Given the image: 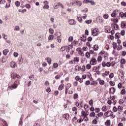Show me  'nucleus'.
<instances>
[{"label": "nucleus", "instance_id": "1", "mask_svg": "<svg viewBox=\"0 0 126 126\" xmlns=\"http://www.w3.org/2000/svg\"><path fill=\"white\" fill-rule=\"evenodd\" d=\"M20 84V82L19 80H16L14 82L13 85L8 87L9 89H11V90H13V89H16L18 86Z\"/></svg>", "mask_w": 126, "mask_h": 126}, {"label": "nucleus", "instance_id": "2", "mask_svg": "<svg viewBox=\"0 0 126 126\" xmlns=\"http://www.w3.org/2000/svg\"><path fill=\"white\" fill-rule=\"evenodd\" d=\"M113 112L110 110L107 112H106L104 113V116H106L107 118H108V117H112V119H114L115 118V116H113Z\"/></svg>", "mask_w": 126, "mask_h": 126}, {"label": "nucleus", "instance_id": "3", "mask_svg": "<svg viewBox=\"0 0 126 126\" xmlns=\"http://www.w3.org/2000/svg\"><path fill=\"white\" fill-rule=\"evenodd\" d=\"M99 30L98 29H94L92 31V34L93 36H97L98 35V33H99L98 31Z\"/></svg>", "mask_w": 126, "mask_h": 126}, {"label": "nucleus", "instance_id": "4", "mask_svg": "<svg viewBox=\"0 0 126 126\" xmlns=\"http://www.w3.org/2000/svg\"><path fill=\"white\" fill-rule=\"evenodd\" d=\"M11 77L12 79H16V78H20V76L17 74H11Z\"/></svg>", "mask_w": 126, "mask_h": 126}, {"label": "nucleus", "instance_id": "5", "mask_svg": "<svg viewBox=\"0 0 126 126\" xmlns=\"http://www.w3.org/2000/svg\"><path fill=\"white\" fill-rule=\"evenodd\" d=\"M90 64L92 65H95L97 64V60L95 58L92 59L91 61H90Z\"/></svg>", "mask_w": 126, "mask_h": 126}, {"label": "nucleus", "instance_id": "6", "mask_svg": "<svg viewBox=\"0 0 126 126\" xmlns=\"http://www.w3.org/2000/svg\"><path fill=\"white\" fill-rule=\"evenodd\" d=\"M68 23L70 25H75V24H76V22L74 19H71L68 21Z\"/></svg>", "mask_w": 126, "mask_h": 126}, {"label": "nucleus", "instance_id": "7", "mask_svg": "<svg viewBox=\"0 0 126 126\" xmlns=\"http://www.w3.org/2000/svg\"><path fill=\"white\" fill-rule=\"evenodd\" d=\"M72 4H76L78 6H81L82 5V2L80 1H76L72 2Z\"/></svg>", "mask_w": 126, "mask_h": 126}, {"label": "nucleus", "instance_id": "8", "mask_svg": "<svg viewBox=\"0 0 126 126\" xmlns=\"http://www.w3.org/2000/svg\"><path fill=\"white\" fill-rule=\"evenodd\" d=\"M121 28H126V21L121 22Z\"/></svg>", "mask_w": 126, "mask_h": 126}, {"label": "nucleus", "instance_id": "9", "mask_svg": "<svg viewBox=\"0 0 126 126\" xmlns=\"http://www.w3.org/2000/svg\"><path fill=\"white\" fill-rule=\"evenodd\" d=\"M59 6H60V2L54 3V8L55 9H58V8H59Z\"/></svg>", "mask_w": 126, "mask_h": 126}, {"label": "nucleus", "instance_id": "10", "mask_svg": "<svg viewBox=\"0 0 126 126\" xmlns=\"http://www.w3.org/2000/svg\"><path fill=\"white\" fill-rule=\"evenodd\" d=\"M63 118H64V119H65L66 120H69V114L66 113L64 115H63Z\"/></svg>", "mask_w": 126, "mask_h": 126}, {"label": "nucleus", "instance_id": "11", "mask_svg": "<svg viewBox=\"0 0 126 126\" xmlns=\"http://www.w3.org/2000/svg\"><path fill=\"white\" fill-rule=\"evenodd\" d=\"M105 125L106 126H111V120H107L106 122H105Z\"/></svg>", "mask_w": 126, "mask_h": 126}, {"label": "nucleus", "instance_id": "12", "mask_svg": "<svg viewBox=\"0 0 126 126\" xmlns=\"http://www.w3.org/2000/svg\"><path fill=\"white\" fill-rule=\"evenodd\" d=\"M75 70L76 71H80L81 70V66L76 65L75 67Z\"/></svg>", "mask_w": 126, "mask_h": 126}, {"label": "nucleus", "instance_id": "13", "mask_svg": "<svg viewBox=\"0 0 126 126\" xmlns=\"http://www.w3.org/2000/svg\"><path fill=\"white\" fill-rule=\"evenodd\" d=\"M115 92H116V89H115V88H110V93H111V94H114Z\"/></svg>", "mask_w": 126, "mask_h": 126}, {"label": "nucleus", "instance_id": "14", "mask_svg": "<svg viewBox=\"0 0 126 126\" xmlns=\"http://www.w3.org/2000/svg\"><path fill=\"white\" fill-rule=\"evenodd\" d=\"M112 27H114L115 30H118V29H119V25H117V24H112L111 25Z\"/></svg>", "mask_w": 126, "mask_h": 126}, {"label": "nucleus", "instance_id": "15", "mask_svg": "<svg viewBox=\"0 0 126 126\" xmlns=\"http://www.w3.org/2000/svg\"><path fill=\"white\" fill-rule=\"evenodd\" d=\"M10 65H11V67L14 68V67H15V65H16V63L14 62H11L10 63Z\"/></svg>", "mask_w": 126, "mask_h": 126}, {"label": "nucleus", "instance_id": "16", "mask_svg": "<svg viewBox=\"0 0 126 126\" xmlns=\"http://www.w3.org/2000/svg\"><path fill=\"white\" fill-rule=\"evenodd\" d=\"M118 10H114L113 13L111 14V16H117V12H118Z\"/></svg>", "mask_w": 126, "mask_h": 126}, {"label": "nucleus", "instance_id": "17", "mask_svg": "<svg viewBox=\"0 0 126 126\" xmlns=\"http://www.w3.org/2000/svg\"><path fill=\"white\" fill-rule=\"evenodd\" d=\"M8 52H9V50L8 49H5L3 51V54L4 56H6L7 54L8 53Z\"/></svg>", "mask_w": 126, "mask_h": 126}, {"label": "nucleus", "instance_id": "18", "mask_svg": "<svg viewBox=\"0 0 126 126\" xmlns=\"http://www.w3.org/2000/svg\"><path fill=\"white\" fill-rule=\"evenodd\" d=\"M70 87H71V84L70 83H68L65 85V89H67L68 90V89H69Z\"/></svg>", "mask_w": 126, "mask_h": 126}, {"label": "nucleus", "instance_id": "19", "mask_svg": "<svg viewBox=\"0 0 126 126\" xmlns=\"http://www.w3.org/2000/svg\"><path fill=\"white\" fill-rule=\"evenodd\" d=\"M87 39L86 37H84V35H82L81 36V40H82L83 42H86Z\"/></svg>", "mask_w": 126, "mask_h": 126}, {"label": "nucleus", "instance_id": "20", "mask_svg": "<svg viewBox=\"0 0 126 126\" xmlns=\"http://www.w3.org/2000/svg\"><path fill=\"white\" fill-rule=\"evenodd\" d=\"M99 69H100V66L98 67L94 66L93 67V71H97V70H99Z\"/></svg>", "mask_w": 126, "mask_h": 126}, {"label": "nucleus", "instance_id": "21", "mask_svg": "<svg viewBox=\"0 0 126 126\" xmlns=\"http://www.w3.org/2000/svg\"><path fill=\"white\" fill-rule=\"evenodd\" d=\"M45 60H46V61H47L48 63L49 64H51V63H52V59H51V58H49V57H47Z\"/></svg>", "mask_w": 126, "mask_h": 126}, {"label": "nucleus", "instance_id": "22", "mask_svg": "<svg viewBox=\"0 0 126 126\" xmlns=\"http://www.w3.org/2000/svg\"><path fill=\"white\" fill-rule=\"evenodd\" d=\"M66 48H67V46H62L61 48V51L62 52H64V51H65Z\"/></svg>", "mask_w": 126, "mask_h": 126}, {"label": "nucleus", "instance_id": "23", "mask_svg": "<svg viewBox=\"0 0 126 126\" xmlns=\"http://www.w3.org/2000/svg\"><path fill=\"white\" fill-rule=\"evenodd\" d=\"M112 45H113V48L114 49V50H116L117 49V48L118 47L117 43L113 42Z\"/></svg>", "mask_w": 126, "mask_h": 126}, {"label": "nucleus", "instance_id": "24", "mask_svg": "<svg viewBox=\"0 0 126 126\" xmlns=\"http://www.w3.org/2000/svg\"><path fill=\"white\" fill-rule=\"evenodd\" d=\"M63 86H64V85H63V84H61L58 88L59 90H60V91H62V90L63 89Z\"/></svg>", "mask_w": 126, "mask_h": 126}, {"label": "nucleus", "instance_id": "25", "mask_svg": "<svg viewBox=\"0 0 126 126\" xmlns=\"http://www.w3.org/2000/svg\"><path fill=\"white\" fill-rule=\"evenodd\" d=\"M102 60H103V58H102V57L99 56L97 57V62L98 63H101V62H102Z\"/></svg>", "mask_w": 126, "mask_h": 126}, {"label": "nucleus", "instance_id": "26", "mask_svg": "<svg viewBox=\"0 0 126 126\" xmlns=\"http://www.w3.org/2000/svg\"><path fill=\"white\" fill-rule=\"evenodd\" d=\"M126 59H121V63L122 64H126Z\"/></svg>", "mask_w": 126, "mask_h": 126}, {"label": "nucleus", "instance_id": "27", "mask_svg": "<svg viewBox=\"0 0 126 126\" xmlns=\"http://www.w3.org/2000/svg\"><path fill=\"white\" fill-rule=\"evenodd\" d=\"M121 37V34L120 33L117 32L115 34V38L117 39H119Z\"/></svg>", "mask_w": 126, "mask_h": 126}, {"label": "nucleus", "instance_id": "28", "mask_svg": "<svg viewBox=\"0 0 126 126\" xmlns=\"http://www.w3.org/2000/svg\"><path fill=\"white\" fill-rule=\"evenodd\" d=\"M73 61H74V62H75V63H78L79 62V58L74 57Z\"/></svg>", "mask_w": 126, "mask_h": 126}, {"label": "nucleus", "instance_id": "29", "mask_svg": "<svg viewBox=\"0 0 126 126\" xmlns=\"http://www.w3.org/2000/svg\"><path fill=\"white\" fill-rule=\"evenodd\" d=\"M53 39H54V35L50 34L48 37V40H49V41H51L53 40Z\"/></svg>", "mask_w": 126, "mask_h": 126}, {"label": "nucleus", "instance_id": "30", "mask_svg": "<svg viewBox=\"0 0 126 126\" xmlns=\"http://www.w3.org/2000/svg\"><path fill=\"white\" fill-rule=\"evenodd\" d=\"M101 110L103 112H106V111H107V106L105 105L103 106L102 107Z\"/></svg>", "mask_w": 126, "mask_h": 126}, {"label": "nucleus", "instance_id": "31", "mask_svg": "<svg viewBox=\"0 0 126 126\" xmlns=\"http://www.w3.org/2000/svg\"><path fill=\"white\" fill-rule=\"evenodd\" d=\"M94 50V51H98V49L99 48V47L97 45H95L94 46V47H93Z\"/></svg>", "mask_w": 126, "mask_h": 126}, {"label": "nucleus", "instance_id": "32", "mask_svg": "<svg viewBox=\"0 0 126 126\" xmlns=\"http://www.w3.org/2000/svg\"><path fill=\"white\" fill-rule=\"evenodd\" d=\"M81 114H82V116L83 117H84V119H85L86 117H87V114H85V111H82L81 112Z\"/></svg>", "mask_w": 126, "mask_h": 126}, {"label": "nucleus", "instance_id": "33", "mask_svg": "<svg viewBox=\"0 0 126 126\" xmlns=\"http://www.w3.org/2000/svg\"><path fill=\"white\" fill-rule=\"evenodd\" d=\"M117 110H118L119 111V112H122L123 111V106H120V105L118 106Z\"/></svg>", "mask_w": 126, "mask_h": 126}, {"label": "nucleus", "instance_id": "34", "mask_svg": "<svg viewBox=\"0 0 126 126\" xmlns=\"http://www.w3.org/2000/svg\"><path fill=\"white\" fill-rule=\"evenodd\" d=\"M93 125H97L98 124V121H97V119H94L92 121Z\"/></svg>", "mask_w": 126, "mask_h": 126}, {"label": "nucleus", "instance_id": "35", "mask_svg": "<svg viewBox=\"0 0 126 126\" xmlns=\"http://www.w3.org/2000/svg\"><path fill=\"white\" fill-rule=\"evenodd\" d=\"M14 31H19L20 30V29L19 28V26H16L15 27V28L14 29Z\"/></svg>", "mask_w": 126, "mask_h": 126}, {"label": "nucleus", "instance_id": "36", "mask_svg": "<svg viewBox=\"0 0 126 126\" xmlns=\"http://www.w3.org/2000/svg\"><path fill=\"white\" fill-rule=\"evenodd\" d=\"M87 69H91V65L90 64H87L86 66Z\"/></svg>", "mask_w": 126, "mask_h": 126}, {"label": "nucleus", "instance_id": "37", "mask_svg": "<svg viewBox=\"0 0 126 126\" xmlns=\"http://www.w3.org/2000/svg\"><path fill=\"white\" fill-rule=\"evenodd\" d=\"M57 41L58 43H61L62 42V37H61V36H58L57 37Z\"/></svg>", "mask_w": 126, "mask_h": 126}, {"label": "nucleus", "instance_id": "38", "mask_svg": "<svg viewBox=\"0 0 126 126\" xmlns=\"http://www.w3.org/2000/svg\"><path fill=\"white\" fill-rule=\"evenodd\" d=\"M119 16H126V12L124 13L122 12L119 13Z\"/></svg>", "mask_w": 126, "mask_h": 126}, {"label": "nucleus", "instance_id": "39", "mask_svg": "<svg viewBox=\"0 0 126 126\" xmlns=\"http://www.w3.org/2000/svg\"><path fill=\"white\" fill-rule=\"evenodd\" d=\"M91 85H94V86H96V85H97V81H93V82H92Z\"/></svg>", "mask_w": 126, "mask_h": 126}, {"label": "nucleus", "instance_id": "40", "mask_svg": "<svg viewBox=\"0 0 126 126\" xmlns=\"http://www.w3.org/2000/svg\"><path fill=\"white\" fill-rule=\"evenodd\" d=\"M99 84L100 85H104V84H105V81H104L103 80H100L99 81Z\"/></svg>", "mask_w": 126, "mask_h": 126}, {"label": "nucleus", "instance_id": "41", "mask_svg": "<svg viewBox=\"0 0 126 126\" xmlns=\"http://www.w3.org/2000/svg\"><path fill=\"white\" fill-rule=\"evenodd\" d=\"M86 57H87V59H89V58H90V53L88 52H86Z\"/></svg>", "mask_w": 126, "mask_h": 126}, {"label": "nucleus", "instance_id": "42", "mask_svg": "<svg viewBox=\"0 0 126 126\" xmlns=\"http://www.w3.org/2000/svg\"><path fill=\"white\" fill-rule=\"evenodd\" d=\"M89 104L90 105V106H91V107H92V106H93V103H94V101H93V99H91L89 102Z\"/></svg>", "mask_w": 126, "mask_h": 126}, {"label": "nucleus", "instance_id": "43", "mask_svg": "<svg viewBox=\"0 0 126 126\" xmlns=\"http://www.w3.org/2000/svg\"><path fill=\"white\" fill-rule=\"evenodd\" d=\"M77 98H78V94H74L73 98L74 99V100H76Z\"/></svg>", "mask_w": 126, "mask_h": 126}, {"label": "nucleus", "instance_id": "44", "mask_svg": "<svg viewBox=\"0 0 126 126\" xmlns=\"http://www.w3.org/2000/svg\"><path fill=\"white\" fill-rule=\"evenodd\" d=\"M121 94H122V95H125V94H126V90L124 89H122Z\"/></svg>", "mask_w": 126, "mask_h": 126}, {"label": "nucleus", "instance_id": "45", "mask_svg": "<svg viewBox=\"0 0 126 126\" xmlns=\"http://www.w3.org/2000/svg\"><path fill=\"white\" fill-rule=\"evenodd\" d=\"M113 111L114 112V113H116V112H117L118 111V108H117V107L116 106H114L113 108Z\"/></svg>", "mask_w": 126, "mask_h": 126}, {"label": "nucleus", "instance_id": "46", "mask_svg": "<svg viewBox=\"0 0 126 126\" xmlns=\"http://www.w3.org/2000/svg\"><path fill=\"white\" fill-rule=\"evenodd\" d=\"M109 84L111 85V86H115V82L112 81L109 82Z\"/></svg>", "mask_w": 126, "mask_h": 126}, {"label": "nucleus", "instance_id": "47", "mask_svg": "<svg viewBox=\"0 0 126 126\" xmlns=\"http://www.w3.org/2000/svg\"><path fill=\"white\" fill-rule=\"evenodd\" d=\"M122 49H123V46L119 44L117 48L118 51H120V50H122Z\"/></svg>", "mask_w": 126, "mask_h": 126}, {"label": "nucleus", "instance_id": "48", "mask_svg": "<svg viewBox=\"0 0 126 126\" xmlns=\"http://www.w3.org/2000/svg\"><path fill=\"white\" fill-rule=\"evenodd\" d=\"M53 66H54V68H57L59 66V64H58L57 63H54L53 64Z\"/></svg>", "mask_w": 126, "mask_h": 126}, {"label": "nucleus", "instance_id": "49", "mask_svg": "<svg viewBox=\"0 0 126 126\" xmlns=\"http://www.w3.org/2000/svg\"><path fill=\"white\" fill-rule=\"evenodd\" d=\"M124 99H121L119 101V103L120 104V105H123V104H124Z\"/></svg>", "mask_w": 126, "mask_h": 126}, {"label": "nucleus", "instance_id": "50", "mask_svg": "<svg viewBox=\"0 0 126 126\" xmlns=\"http://www.w3.org/2000/svg\"><path fill=\"white\" fill-rule=\"evenodd\" d=\"M85 22L86 23H87V24H90L92 23V20H87L85 21Z\"/></svg>", "mask_w": 126, "mask_h": 126}, {"label": "nucleus", "instance_id": "51", "mask_svg": "<svg viewBox=\"0 0 126 126\" xmlns=\"http://www.w3.org/2000/svg\"><path fill=\"white\" fill-rule=\"evenodd\" d=\"M106 66H107V67H110V66H111V63L108 62L107 63H106Z\"/></svg>", "mask_w": 126, "mask_h": 126}, {"label": "nucleus", "instance_id": "52", "mask_svg": "<svg viewBox=\"0 0 126 126\" xmlns=\"http://www.w3.org/2000/svg\"><path fill=\"white\" fill-rule=\"evenodd\" d=\"M15 4H16V6H17V7L19 6L20 5V1H16L15 2Z\"/></svg>", "mask_w": 126, "mask_h": 126}, {"label": "nucleus", "instance_id": "53", "mask_svg": "<svg viewBox=\"0 0 126 126\" xmlns=\"http://www.w3.org/2000/svg\"><path fill=\"white\" fill-rule=\"evenodd\" d=\"M44 85L45 86H49V85H50V83H49V81H45V82L44 83Z\"/></svg>", "mask_w": 126, "mask_h": 126}, {"label": "nucleus", "instance_id": "54", "mask_svg": "<svg viewBox=\"0 0 126 126\" xmlns=\"http://www.w3.org/2000/svg\"><path fill=\"white\" fill-rule=\"evenodd\" d=\"M125 32L126 31H125V30H122L120 33L121 35H122V36H125Z\"/></svg>", "mask_w": 126, "mask_h": 126}, {"label": "nucleus", "instance_id": "55", "mask_svg": "<svg viewBox=\"0 0 126 126\" xmlns=\"http://www.w3.org/2000/svg\"><path fill=\"white\" fill-rule=\"evenodd\" d=\"M79 55H80V56H82V57L84 56V53H83V52H82V50L80 51V52H79Z\"/></svg>", "mask_w": 126, "mask_h": 126}, {"label": "nucleus", "instance_id": "56", "mask_svg": "<svg viewBox=\"0 0 126 126\" xmlns=\"http://www.w3.org/2000/svg\"><path fill=\"white\" fill-rule=\"evenodd\" d=\"M110 73V71H106L105 72H104V75H105L106 76H108V75H109Z\"/></svg>", "mask_w": 126, "mask_h": 126}, {"label": "nucleus", "instance_id": "57", "mask_svg": "<svg viewBox=\"0 0 126 126\" xmlns=\"http://www.w3.org/2000/svg\"><path fill=\"white\" fill-rule=\"evenodd\" d=\"M77 19L79 22H81L82 21V17H78Z\"/></svg>", "mask_w": 126, "mask_h": 126}, {"label": "nucleus", "instance_id": "58", "mask_svg": "<svg viewBox=\"0 0 126 126\" xmlns=\"http://www.w3.org/2000/svg\"><path fill=\"white\" fill-rule=\"evenodd\" d=\"M90 117H95V113L92 112L90 114Z\"/></svg>", "mask_w": 126, "mask_h": 126}, {"label": "nucleus", "instance_id": "59", "mask_svg": "<svg viewBox=\"0 0 126 126\" xmlns=\"http://www.w3.org/2000/svg\"><path fill=\"white\" fill-rule=\"evenodd\" d=\"M126 51H123L122 52V56L123 57L126 56Z\"/></svg>", "mask_w": 126, "mask_h": 126}, {"label": "nucleus", "instance_id": "60", "mask_svg": "<svg viewBox=\"0 0 126 126\" xmlns=\"http://www.w3.org/2000/svg\"><path fill=\"white\" fill-rule=\"evenodd\" d=\"M109 78H113V77H114V73H111L109 74Z\"/></svg>", "mask_w": 126, "mask_h": 126}, {"label": "nucleus", "instance_id": "61", "mask_svg": "<svg viewBox=\"0 0 126 126\" xmlns=\"http://www.w3.org/2000/svg\"><path fill=\"white\" fill-rule=\"evenodd\" d=\"M121 5L123 6H126V2L125 1L121 2Z\"/></svg>", "mask_w": 126, "mask_h": 126}, {"label": "nucleus", "instance_id": "62", "mask_svg": "<svg viewBox=\"0 0 126 126\" xmlns=\"http://www.w3.org/2000/svg\"><path fill=\"white\" fill-rule=\"evenodd\" d=\"M97 116L99 117H103V112H100L97 114Z\"/></svg>", "mask_w": 126, "mask_h": 126}, {"label": "nucleus", "instance_id": "63", "mask_svg": "<svg viewBox=\"0 0 126 126\" xmlns=\"http://www.w3.org/2000/svg\"><path fill=\"white\" fill-rule=\"evenodd\" d=\"M49 32H50L51 34H54V30L53 29H50Z\"/></svg>", "mask_w": 126, "mask_h": 126}, {"label": "nucleus", "instance_id": "64", "mask_svg": "<svg viewBox=\"0 0 126 126\" xmlns=\"http://www.w3.org/2000/svg\"><path fill=\"white\" fill-rule=\"evenodd\" d=\"M95 113H99L100 112V108H95Z\"/></svg>", "mask_w": 126, "mask_h": 126}]
</instances>
